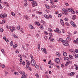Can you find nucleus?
I'll use <instances>...</instances> for the list:
<instances>
[{
  "label": "nucleus",
  "instance_id": "obj_9",
  "mask_svg": "<svg viewBox=\"0 0 78 78\" xmlns=\"http://www.w3.org/2000/svg\"><path fill=\"white\" fill-rule=\"evenodd\" d=\"M67 41H63V43H64V45H65L66 46H68L69 44H68V42H67Z\"/></svg>",
  "mask_w": 78,
  "mask_h": 78
},
{
  "label": "nucleus",
  "instance_id": "obj_20",
  "mask_svg": "<svg viewBox=\"0 0 78 78\" xmlns=\"http://www.w3.org/2000/svg\"><path fill=\"white\" fill-rule=\"evenodd\" d=\"M26 64H27V65L28 66H30V63L29 61L27 60H26Z\"/></svg>",
  "mask_w": 78,
  "mask_h": 78
},
{
  "label": "nucleus",
  "instance_id": "obj_10",
  "mask_svg": "<svg viewBox=\"0 0 78 78\" xmlns=\"http://www.w3.org/2000/svg\"><path fill=\"white\" fill-rule=\"evenodd\" d=\"M61 24L62 25V26H64V21L62 19H61L60 21Z\"/></svg>",
  "mask_w": 78,
  "mask_h": 78
},
{
  "label": "nucleus",
  "instance_id": "obj_63",
  "mask_svg": "<svg viewBox=\"0 0 78 78\" xmlns=\"http://www.w3.org/2000/svg\"><path fill=\"white\" fill-rule=\"evenodd\" d=\"M75 51L76 53H78V49H76L75 50Z\"/></svg>",
  "mask_w": 78,
  "mask_h": 78
},
{
  "label": "nucleus",
  "instance_id": "obj_32",
  "mask_svg": "<svg viewBox=\"0 0 78 78\" xmlns=\"http://www.w3.org/2000/svg\"><path fill=\"white\" fill-rule=\"evenodd\" d=\"M69 57L71 59H73V56H72L71 55H69Z\"/></svg>",
  "mask_w": 78,
  "mask_h": 78
},
{
  "label": "nucleus",
  "instance_id": "obj_15",
  "mask_svg": "<svg viewBox=\"0 0 78 78\" xmlns=\"http://www.w3.org/2000/svg\"><path fill=\"white\" fill-rule=\"evenodd\" d=\"M12 27H11V26H9V28L10 29V31L12 33L13 32V30H12Z\"/></svg>",
  "mask_w": 78,
  "mask_h": 78
},
{
  "label": "nucleus",
  "instance_id": "obj_58",
  "mask_svg": "<svg viewBox=\"0 0 78 78\" xmlns=\"http://www.w3.org/2000/svg\"><path fill=\"white\" fill-rule=\"evenodd\" d=\"M49 18H51H51H52V16L51 15H49Z\"/></svg>",
  "mask_w": 78,
  "mask_h": 78
},
{
  "label": "nucleus",
  "instance_id": "obj_33",
  "mask_svg": "<svg viewBox=\"0 0 78 78\" xmlns=\"http://www.w3.org/2000/svg\"><path fill=\"white\" fill-rule=\"evenodd\" d=\"M46 8H47V9H50V7L49 5H47L46 6Z\"/></svg>",
  "mask_w": 78,
  "mask_h": 78
},
{
  "label": "nucleus",
  "instance_id": "obj_21",
  "mask_svg": "<svg viewBox=\"0 0 78 78\" xmlns=\"http://www.w3.org/2000/svg\"><path fill=\"white\" fill-rule=\"evenodd\" d=\"M1 51L2 52V53H3V55H5V50H4V49H1Z\"/></svg>",
  "mask_w": 78,
  "mask_h": 78
},
{
  "label": "nucleus",
  "instance_id": "obj_26",
  "mask_svg": "<svg viewBox=\"0 0 78 78\" xmlns=\"http://www.w3.org/2000/svg\"><path fill=\"white\" fill-rule=\"evenodd\" d=\"M50 3H51V5H53V1L52 0H50Z\"/></svg>",
  "mask_w": 78,
  "mask_h": 78
},
{
  "label": "nucleus",
  "instance_id": "obj_6",
  "mask_svg": "<svg viewBox=\"0 0 78 78\" xmlns=\"http://www.w3.org/2000/svg\"><path fill=\"white\" fill-rule=\"evenodd\" d=\"M41 50L42 51H43L44 53H45V54H47V50L45 48H42L41 49Z\"/></svg>",
  "mask_w": 78,
  "mask_h": 78
},
{
  "label": "nucleus",
  "instance_id": "obj_36",
  "mask_svg": "<svg viewBox=\"0 0 78 78\" xmlns=\"http://www.w3.org/2000/svg\"><path fill=\"white\" fill-rule=\"evenodd\" d=\"M10 45H11V46H12V45H13V41H11V42Z\"/></svg>",
  "mask_w": 78,
  "mask_h": 78
},
{
  "label": "nucleus",
  "instance_id": "obj_51",
  "mask_svg": "<svg viewBox=\"0 0 78 78\" xmlns=\"http://www.w3.org/2000/svg\"><path fill=\"white\" fill-rule=\"evenodd\" d=\"M24 5L25 7H26V6L28 5V4H27V3H24Z\"/></svg>",
  "mask_w": 78,
  "mask_h": 78
},
{
  "label": "nucleus",
  "instance_id": "obj_44",
  "mask_svg": "<svg viewBox=\"0 0 78 78\" xmlns=\"http://www.w3.org/2000/svg\"><path fill=\"white\" fill-rule=\"evenodd\" d=\"M12 29L13 31H15V30H16V28H15L14 27H12Z\"/></svg>",
  "mask_w": 78,
  "mask_h": 78
},
{
  "label": "nucleus",
  "instance_id": "obj_42",
  "mask_svg": "<svg viewBox=\"0 0 78 78\" xmlns=\"http://www.w3.org/2000/svg\"><path fill=\"white\" fill-rule=\"evenodd\" d=\"M64 20L65 21H67V20H69V19L68 18H66L64 19Z\"/></svg>",
  "mask_w": 78,
  "mask_h": 78
},
{
  "label": "nucleus",
  "instance_id": "obj_23",
  "mask_svg": "<svg viewBox=\"0 0 78 78\" xmlns=\"http://www.w3.org/2000/svg\"><path fill=\"white\" fill-rule=\"evenodd\" d=\"M17 47V44H15V46L14 45H13V48H16V47Z\"/></svg>",
  "mask_w": 78,
  "mask_h": 78
},
{
  "label": "nucleus",
  "instance_id": "obj_45",
  "mask_svg": "<svg viewBox=\"0 0 78 78\" xmlns=\"http://www.w3.org/2000/svg\"><path fill=\"white\" fill-rule=\"evenodd\" d=\"M22 57H21L20 58V62H22Z\"/></svg>",
  "mask_w": 78,
  "mask_h": 78
},
{
  "label": "nucleus",
  "instance_id": "obj_4",
  "mask_svg": "<svg viewBox=\"0 0 78 78\" xmlns=\"http://www.w3.org/2000/svg\"><path fill=\"white\" fill-rule=\"evenodd\" d=\"M32 5L33 7H35V6H37V3L36 2L34 1H33Z\"/></svg>",
  "mask_w": 78,
  "mask_h": 78
},
{
  "label": "nucleus",
  "instance_id": "obj_12",
  "mask_svg": "<svg viewBox=\"0 0 78 78\" xmlns=\"http://www.w3.org/2000/svg\"><path fill=\"white\" fill-rule=\"evenodd\" d=\"M44 17L47 19H49V17H48V16H47V15L46 14L44 15Z\"/></svg>",
  "mask_w": 78,
  "mask_h": 78
},
{
  "label": "nucleus",
  "instance_id": "obj_24",
  "mask_svg": "<svg viewBox=\"0 0 78 78\" xmlns=\"http://www.w3.org/2000/svg\"><path fill=\"white\" fill-rule=\"evenodd\" d=\"M63 56H67V54L66 52H64Z\"/></svg>",
  "mask_w": 78,
  "mask_h": 78
},
{
  "label": "nucleus",
  "instance_id": "obj_3",
  "mask_svg": "<svg viewBox=\"0 0 78 78\" xmlns=\"http://www.w3.org/2000/svg\"><path fill=\"white\" fill-rule=\"evenodd\" d=\"M31 64L32 66H35L36 65V61L34 59H32L31 61Z\"/></svg>",
  "mask_w": 78,
  "mask_h": 78
},
{
  "label": "nucleus",
  "instance_id": "obj_27",
  "mask_svg": "<svg viewBox=\"0 0 78 78\" xmlns=\"http://www.w3.org/2000/svg\"><path fill=\"white\" fill-rule=\"evenodd\" d=\"M2 24H3L4 23H6V21H5V20H3L2 21Z\"/></svg>",
  "mask_w": 78,
  "mask_h": 78
},
{
  "label": "nucleus",
  "instance_id": "obj_54",
  "mask_svg": "<svg viewBox=\"0 0 78 78\" xmlns=\"http://www.w3.org/2000/svg\"><path fill=\"white\" fill-rule=\"evenodd\" d=\"M38 48L39 49V50H40V44H38Z\"/></svg>",
  "mask_w": 78,
  "mask_h": 78
},
{
  "label": "nucleus",
  "instance_id": "obj_64",
  "mask_svg": "<svg viewBox=\"0 0 78 78\" xmlns=\"http://www.w3.org/2000/svg\"><path fill=\"white\" fill-rule=\"evenodd\" d=\"M44 39L47 40V36H44Z\"/></svg>",
  "mask_w": 78,
  "mask_h": 78
},
{
  "label": "nucleus",
  "instance_id": "obj_2",
  "mask_svg": "<svg viewBox=\"0 0 78 78\" xmlns=\"http://www.w3.org/2000/svg\"><path fill=\"white\" fill-rule=\"evenodd\" d=\"M8 15L6 13L1 14L0 15V17L2 19H5V17H7Z\"/></svg>",
  "mask_w": 78,
  "mask_h": 78
},
{
  "label": "nucleus",
  "instance_id": "obj_38",
  "mask_svg": "<svg viewBox=\"0 0 78 78\" xmlns=\"http://www.w3.org/2000/svg\"><path fill=\"white\" fill-rule=\"evenodd\" d=\"M41 23H43V24H45V21L43 20H41Z\"/></svg>",
  "mask_w": 78,
  "mask_h": 78
},
{
  "label": "nucleus",
  "instance_id": "obj_14",
  "mask_svg": "<svg viewBox=\"0 0 78 78\" xmlns=\"http://www.w3.org/2000/svg\"><path fill=\"white\" fill-rule=\"evenodd\" d=\"M75 73L72 72L70 74V76H73V75H75Z\"/></svg>",
  "mask_w": 78,
  "mask_h": 78
},
{
  "label": "nucleus",
  "instance_id": "obj_13",
  "mask_svg": "<svg viewBox=\"0 0 78 78\" xmlns=\"http://www.w3.org/2000/svg\"><path fill=\"white\" fill-rule=\"evenodd\" d=\"M66 40L68 42H70V41L71 39H70V38L69 37H68L66 38Z\"/></svg>",
  "mask_w": 78,
  "mask_h": 78
},
{
  "label": "nucleus",
  "instance_id": "obj_43",
  "mask_svg": "<svg viewBox=\"0 0 78 78\" xmlns=\"http://www.w3.org/2000/svg\"><path fill=\"white\" fill-rule=\"evenodd\" d=\"M72 12V14H74L75 13V11H73V10L71 12Z\"/></svg>",
  "mask_w": 78,
  "mask_h": 78
},
{
  "label": "nucleus",
  "instance_id": "obj_41",
  "mask_svg": "<svg viewBox=\"0 0 78 78\" xmlns=\"http://www.w3.org/2000/svg\"><path fill=\"white\" fill-rule=\"evenodd\" d=\"M62 14L61 13L60 14H59L58 15V16L59 17H61V16H62Z\"/></svg>",
  "mask_w": 78,
  "mask_h": 78
},
{
  "label": "nucleus",
  "instance_id": "obj_47",
  "mask_svg": "<svg viewBox=\"0 0 78 78\" xmlns=\"http://www.w3.org/2000/svg\"><path fill=\"white\" fill-rule=\"evenodd\" d=\"M5 40L7 42H9V40H8V38H6V39H5Z\"/></svg>",
  "mask_w": 78,
  "mask_h": 78
},
{
  "label": "nucleus",
  "instance_id": "obj_17",
  "mask_svg": "<svg viewBox=\"0 0 78 78\" xmlns=\"http://www.w3.org/2000/svg\"><path fill=\"white\" fill-rule=\"evenodd\" d=\"M72 18L73 20H75L76 19V16L75 15H73L72 17Z\"/></svg>",
  "mask_w": 78,
  "mask_h": 78
},
{
  "label": "nucleus",
  "instance_id": "obj_5",
  "mask_svg": "<svg viewBox=\"0 0 78 78\" xmlns=\"http://www.w3.org/2000/svg\"><path fill=\"white\" fill-rule=\"evenodd\" d=\"M72 10H73V9H71L70 8H66V12H68V11L69 12H72Z\"/></svg>",
  "mask_w": 78,
  "mask_h": 78
},
{
  "label": "nucleus",
  "instance_id": "obj_40",
  "mask_svg": "<svg viewBox=\"0 0 78 78\" xmlns=\"http://www.w3.org/2000/svg\"><path fill=\"white\" fill-rule=\"evenodd\" d=\"M23 28H21L20 30V31L22 33H23Z\"/></svg>",
  "mask_w": 78,
  "mask_h": 78
},
{
  "label": "nucleus",
  "instance_id": "obj_11",
  "mask_svg": "<svg viewBox=\"0 0 78 78\" xmlns=\"http://www.w3.org/2000/svg\"><path fill=\"white\" fill-rule=\"evenodd\" d=\"M55 61L57 62V63H59L60 62V60L59 58H57L55 59Z\"/></svg>",
  "mask_w": 78,
  "mask_h": 78
},
{
  "label": "nucleus",
  "instance_id": "obj_48",
  "mask_svg": "<svg viewBox=\"0 0 78 78\" xmlns=\"http://www.w3.org/2000/svg\"><path fill=\"white\" fill-rule=\"evenodd\" d=\"M30 27L31 29H32V28H33V26L30 25Z\"/></svg>",
  "mask_w": 78,
  "mask_h": 78
},
{
  "label": "nucleus",
  "instance_id": "obj_55",
  "mask_svg": "<svg viewBox=\"0 0 78 78\" xmlns=\"http://www.w3.org/2000/svg\"><path fill=\"white\" fill-rule=\"evenodd\" d=\"M17 28H18V30H20V26L19 25L18 26Z\"/></svg>",
  "mask_w": 78,
  "mask_h": 78
},
{
  "label": "nucleus",
  "instance_id": "obj_22",
  "mask_svg": "<svg viewBox=\"0 0 78 78\" xmlns=\"http://www.w3.org/2000/svg\"><path fill=\"white\" fill-rule=\"evenodd\" d=\"M36 13H37V14H40V15L42 14V12H40L39 11L37 12Z\"/></svg>",
  "mask_w": 78,
  "mask_h": 78
},
{
  "label": "nucleus",
  "instance_id": "obj_8",
  "mask_svg": "<svg viewBox=\"0 0 78 78\" xmlns=\"http://www.w3.org/2000/svg\"><path fill=\"white\" fill-rule=\"evenodd\" d=\"M71 24L73 26V27H75V28H76V24L73 22H71Z\"/></svg>",
  "mask_w": 78,
  "mask_h": 78
},
{
  "label": "nucleus",
  "instance_id": "obj_31",
  "mask_svg": "<svg viewBox=\"0 0 78 78\" xmlns=\"http://www.w3.org/2000/svg\"><path fill=\"white\" fill-rule=\"evenodd\" d=\"M48 31H50L51 32H53L52 30H51V29L50 28H49L48 29Z\"/></svg>",
  "mask_w": 78,
  "mask_h": 78
},
{
  "label": "nucleus",
  "instance_id": "obj_16",
  "mask_svg": "<svg viewBox=\"0 0 78 78\" xmlns=\"http://www.w3.org/2000/svg\"><path fill=\"white\" fill-rule=\"evenodd\" d=\"M63 58L65 61H67V60H68V59H69V58L67 57H64Z\"/></svg>",
  "mask_w": 78,
  "mask_h": 78
},
{
  "label": "nucleus",
  "instance_id": "obj_57",
  "mask_svg": "<svg viewBox=\"0 0 78 78\" xmlns=\"http://www.w3.org/2000/svg\"><path fill=\"white\" fill-rule=\"evenodd\" d=\"M67 12H65V13H64V14H65V15H68V13H67Z\"/></svg>",
  "mask_w": 78,
  "mask_h": 78
},
{
  "label": "nucleus",
  "instance_id": "obj_18",
  "mask_svg": "<svg viewBox=\"0 0 78 78\" xmlns=\"http://www.w3.org/2000/svg\"><path fill=\"white\" fill-rule=\"evenodd\" d=\"M73 43H74V44H78V41L76 40H74L73 41Z\"/></svg>",
  "mask_w": 78,
  "mask_h": 78
},
{
  "label": "nucleus",
  "instance_id": "obj_53",
  "mask_svg": "<svg viewBox=\"0 0 78 78\" xmlns=\"http://www.w3.org/2000/svg\"><path fill=\"white\" fill-rule=\"evenodd\" d=\"M75 67H76L75 69L76 70H78V66H75Z\"/></svg>",
  "mask_w": 78,
  "mask_h": 78
},
{
  "label": "nucleus",
  "instance_id": "obj_7",
  "mask_svg": "<svg viewBox=\"0 0 78 78\" xmlns=\"http://www.w3.org/2000/svg\"><path fill=\"white\" fill-rule=\"evenodd\" d=\"M54 31L57 33H61V30H59V29L57 28L56 30H54Z\"/></svg>",
  "mask_w": 78,
  "mask_h": 78
},
{
  "label": "nucleus",
  "instance_id": "obj_19",
  "mask_svg": "<svg viewBox=\"0 0 78 78\" xmlns=\"http://www.w3.org/2000/svg\"><path fill=\"white\" fill-rule=\"evenodd\" d=\"M24 18L26 19V20H28L30 18L28 17L27 15H25L24 16Z\"/></svg>",
  "mask_w": 78,
  "mask_h": 78
},
{
  "label": "nucleus",
  "instance_id": "obj_28",
  "mask_svg": "<svg viewBox=\"0 0 78 78\" xmlns=\"http://www.w3.org/2000/svg\"><path fill=\"white\" fill-rule=\"evenodd\" d=\"M0 31L2 32V33H3V32L4 30H3V28H0Z\"/></svg>",
  "mask_w": 78,
  "mask_h": 78
},
{
  "label": "nucleus",
  "instance_id": "obj_52",
  "mask_svg": "<svg viewBox=\"0 0 78 78\" xmlns=\"http://www.w3.org/2000/svg\"><path fill=\"white\" fill-rule=\"evenodd\" d=\"M62 11H63L64 12H66V9H62Z\"/></svg>",
  "mask_w": 78,
  "mask_h": 78
},
{
  "label": "nucleus",
  "instance_id": "obj_1",
  "mask_svg": "<svg viewBox=\"0 0 78 78\" xmlns=\"http://www.w3.org/2000/svg\"><path fill=\"white\" fill-rule=\"evenodd\" d=\"M20 74L22 75L21 78H27V75L25 74V72L23 71H21L20 72Z\"/></svg>",
  "mask_w": 78,
  "mask_h": 78
},
{
  "label": "nucleus",
  "instance_id": "obj_25",
  "mask_svg": "<svg viewBox=\"0 0 78 78\" xmlns=\"http://www.w3.org/2000/svg\"><path fill=\"white\" fill-rule=\"evenodd\" d=\"M56 55H57V56H58L59 57V56H61V54H59V52H57L56 53Z\"/></svg>",
  "mask_w": 78,
  "mask_h": 78
},
{
  "label": "nucleus",
  "instance_id": "obj_59",
  "mask_svg": "<svg viewBox=\"0 0 78 78\" xmlns=\"http://www.w3.org/2000/svg\"><path fill=\"white\" fill-rule=\"evenodd\" d=\"M44 33L45 34H48V33L46 31H44Z\"/></svg>",
  "mask_w": 78,
  "mask_h": 78
},
{
  "label": "nucleus",
  "instance_id": "obj_56",
  "mask_svg": "<svg viewBox=\"0 0 78 78\" xmlns=\"http://www.w3.org/2000/svg\"><path fill=\"white\" fill-rule=\"evenodd\" d=\"M75 58L76 59L78 58V54L76 55L75 56Z\"/></svg>",
  "mask_w": 78,
  "mask_h": 78
},
{
  "label": "nucleus",
  "instance_id": "obj_60",
  "mask_svg": "<svg viewBox=\"0 0 78 78\" xmlns=\"http://www.w3.org/2000/svg\"><path fill=\"white\" fill-rule=\"evenodd\" d=\"M51 60H50L48 62V64H51Z\"/></svg>",
  "mask_w": 78,
  "mask_h": 78
},
{
  "label": "nucleus",
  "instance_id": "obj_34",
  "mask_svg": "<svg viewBox=\"0 0 78 78\" xmlns=\"http://www.w3.org/2000/svg\"><path fill=\"white\" fill-rule=\"evenodd\" d=\"M36 68V69H39V66L38 65H36L35 66Z\"/></svg>",
  "mask_w": 78,
  "mask_h": 78
},
{
  "label": "nucleus",
  "instance_id": "obj_46",
  "mask_svg": "<svg viewBox=\"0 0 78 78\" xmlns=\"http://www.w3.org/2000/svg\"><path fill=\"white\" fill-rule=\"evenodd\" d=\"M67 33L69 35V36H72V34L70 33V32H67Z\"/></svg>",
  "mask_w": 78,
  "mask_h": 78
},
{
  "label": "nucleus",
  "instance_id": "obj_37",
  "mask_svg": "<svg viewBox=\"0 0 78 78\" xmlns=\"http://www.w3.org/2000/svg\"><path fill=\"white\" fill-rule=\"evenodd\" d=\"M30 57L31 58V59H33V58H34L33 56V55H31V54L30 55Z\"/></svg>",
  "mask_w": 78,
  "mask_h": 78
},
{
  "label": "nucleus",
  "instance_id": "obj_50",
  "mask_svg": "<svg viewBox=\"0 0 78 78\" xmlns=\"http://www.w3.org/2000/svg\"><path fill=\"white\" fill-rule=\"evenodd\" d=\"M23 66H25V62L24 61H23L22 62Z\"/></svg>",
  "mask_w": 78,
  "mask_h": 78
},
{
  "label": "nucleus",
  "instance_id": "obj_35",
  "mask_svg": "<svg viewBox=\"0 0 78 78\" xmlns=\"http://www.w3.org/2000/svg\"><path fill=\"white\" fill-rule=\"evenodd\" d=\"M35 76H36V77H37V78H39V75H38V74H37V73L36 74Z\"/></svg>",
  "mask_w": 78,
  "mask_h": 78
},
{
  "label": "nucleus",
  "instance_id": "obj_30",
  "mask_svg": "<svg viewBox=\"0 0 78 78\" xmlns=\"http://www.w3.org/2000/svg\"><path fill=\"white\" fill-rule=\"evenodd\" d=\"M59 40L60 41H61V42H63V41H64V40H62V39L61 38H60L59 39Z\"/></svg>",
  "mask_w": 78,
  "mask_h": 78
},
{
  "label": "nucleus",
  "instance_id": "obj_39",
  "mask_svg": "<svg viewBox=\"0 0 78 78\" xmlns=\"http://www.w3.org/2000/svg\"><path fill=\"white\" fill-rule=\"evenodd\" d=\"M65 24L66 25H67V26H69V24L67 22L65 23Z\"/></svg>",
  "mask_w": 78,
  "mask_h": 78
},
{
  "label": "nucleus",
  "instance_id": "obj_29",
  "mask_svg": "<svg viewBox=\"0 0 78 78\" xmlns=\"http://www.w3.org/2000/svg\"><path fill=\"white\" fill-rule=\"evenodd\" d=\"M36 23L37 25V26H40V25H41V24L38 22H36Z\"/></svg>",
  "mask_w": 78,
  "mask_h": 78
},
{
  "label": "nucleus",
  "instance_id": "obj_61",
  "mask_svg": "<svg viewBox=\"0 0 78 78\" xmlns=\"http://www.w3.org/2000/svg\"><path fill=\"white\" fill-rule=\"evenodd\" d=\"M14 75H18V73L15 72L14 73Z\"/></svg>",
  "mask_w": 78,
  "mask_h": 78
},
{
  "label": "nucleus",
  "instance_id": "obj_49",
  "mask_svg": "<svg viewBox=\"0 0 78 78\" xmlns=\"http://www.w3.org/2000/svg\"><path fill=\"white\" fill-rule=\"evenodd\" d=\"M8 73L7 71L5 72V76H6L8 75Z\"/></svg>",
  "mask_w": 78,
  "mask_h": 78
},
{
  "label": "nucleus",
  "instance_id": "obj_62",
  "mask_svg": "<svg viewBox=\"0 0 78 78\" xmlns=\"http://www.w3.org/2000/svg\"><path fill=\"white\" fill-rule=\"evenodd\" d=\"M40 28L41 29H42L43 28V26L42 25H41V26L40 27Z\"/></svg>",
  "mask_w": 78,
  "mask_h": 78
}]
</instances>
